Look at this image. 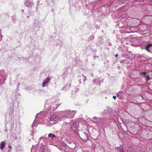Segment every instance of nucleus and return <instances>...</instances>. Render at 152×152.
<instances>
[{
	"label": "nucleus",
	"instance_id": "nucleus-1",
	"mask_svg": "<svg viewBox=\"0 0 152 152\" xmlns=\"http://www.w3.org/2000/svg\"><path fill=\"white\" fill-rule=\"evenodd\" d=\"M75 113V111H64L60 112V115H62L64 117L67 118H73Z\"/></svg>",
	"mask_w": 152,
	"mask_h": 152
},
{
	"label": "nucleus",
	"instance_id": "nucleus-2",
	"mask_svg": "<svg viewBox=\"0 0 152 152\" xmlns=\"http://www.w3.org/2000/svg\"><path fill=\"white\" fill-rule=\"evenodd\" d=\"M50 119L51 121H56L59 120L60 118L57 115L54 113L50 116Z\"/></svg>",
	"mask_w": 152,
	"mask_h": 152
},
{
	"label": "nucleus",
	"instance_id": "nucleus-3",
	"mask_svg": "<svg viewBox=\"0 0 152 152\" xmlns=\"http://www.w3.org/2000/svg\"><path fill=\"white\" fill-rule=\"evenodd\" d=\"M78 124L76 123H73V124L71 126V130L74 132L75 134L77 133V129H78Z\"/></svg>",
	"mask_w": 152,
	"mask_h": 152
},
{
	"label": "nucleus",
	"instance_id": "nucleus-4",
	"mask_svg": "<svg viewBox=\"0 0 152 152\" xmlns=\"http://www.w3.org/2000/svg\"><path fill=\"white\" fill-rule=\"evenodd\" d=\"M81 138L83 140L85 141L88 140L87 134L84 132L82 134Z\"/></svg>",
	"mask_w": 152,
	"mask_h": 152
},
{
	"label": "nucleus",
	"instance_id": "nucleus-5",
	"mask_svg": "<svg viewBox=\"0 0 152 152\" xmlns=\"http://www.w3.org/2000/svg\"><path fill=\"white\" fill-rule=\"evenodd\" d=\"M127 152H135V151L132 147H130L128 148Z\"/></svg>",
	"mask_w": 152,
	"mask_h": 152
},
{
	"label": "nucleus",
	"instance_id": "nucleus-6",
	"mask_svg": "<svg viewBox=\"0 0 152 152\" xmlns=\"http://www.w3.org/2000/svg\"><path fill=\"white\" fill-rule=\"evenodd\" d=\"M5 143L4 141H2L0 144L1 145V147L0 148L1 149V150H3V148H4V146H5Z\"/></svg>",
	"mask_w": 152,
	"mask_h": 152
},
{
	"label": "nucleus",
	"instance_id": "nucleus-7",
	"mask_svg": "<svg viewBox=\"0 0 152 152\" xmlns=\"http://www.w3.org/2000/svg\"><path fill=\"white\" fill-rule=\"evenodd\" d=\"M152 46V44H149L145 46V48L147 51L149 52L150 51V46Z\"/></svg>",
	"mask_w": 152,
	"mask_h": 152
},
{
	"label": "nucleus",
	"instance_id": "nucleus-8",
	"mask_svg": "<svg viewBox=\"0 0 152 152\" xmlns=\"http://www.w3.org/2000/svg\"><path fill=\"white\" fill-rule=\"evenodd\" d=\"M49 80H50L49 78L48 77H47L46 78V79L43 82H45V83H48L49 82Z\"/></svg>",
	"mask_w": 152,
	"mask_h": 152
},
{
	"label": "nucleus",
	"instance_id": "nucleus-9",
	"mask_svg": "<svg viewBox=\"0 0 152 152\" xmlns=\"http://www.w3.org/2000/svg\"><path fill=\"white\" fill-rule=\"evenodd\" d=\"M48 137H51L52 138H53V137H55V136L53 134H52V133L50 134H48Z\"/></svg>",
	"mask_w": 152,
	"mask_h": 152
},
{
	"label": "nucleus",
	"instance_id": "nucleus-10",
	"mask_svg": "<svg viewBox=\"0 0 152 152\" xmlns=\"http://www.w3.org/2000/svg\"><path fill=\"white\" fill-rule=\"evenodd\" d=\"M140 74L141 75H145L146 74V72H140Z\"/></svg>",
	"mask_w": 152,
	"mask_h": 152
},
{
	"label": "nucleus",
	"instance_id": "nucleus-11",
	"mask_svg": "<svg viewBox=\"0 0 152 152\" xmlns=\"http://www.w3.org/2000/svg\"><path fill=\"white\" fill-rule=\"evenodd\" d=\"M146 79L147 81L151 79L149 75H147V77H146Z\"/></svg>",
	"mask_w": 152,
	"mask_h": 152
},
{
	"label": "nucleus",
	"instance_id": "nucleus-12",
	"mask_svg": "<svg viewBox=\"0 0 152 152\" xmlns=\"http://www.w3.org/2000/svg\"><path fill=\"white\" fill-rule=\"evenodd\" d=\"M46 83H45V82H43L42 83V87H44Z\"/></svg>",
	"mask_w": 152,
	"mask_h": 152
},
{
	"label": "nucleus",
	"instance_id": "nucleus-13",
	"mask_svg": "<svg viewBox=\"0 0 152 152\" xmlns=\"http://www.w3.org/2000/svg\"><path fill=\"white\" fill-rule=\"evenodd\" d=\"M116 97V96H113V98H114V99H115V98Z\"/></svg>",
	"mask_w": 152,
	"mask_h": 152
},
{
	"label": "nucleus",
	"instance_id": "nucleus-14",
	"mask_svg": "<svg viewBox=\"0 0 152 152\" xmlns=\"http://www.w3.org/2000/svg\"><path fill=\"white\" fill-rule=\"evenodd\" d=\"M9 148L10 149H11L12 148V147L10 145H9V146H8Z\"/></svg>",
	"mask_w": 152,
	"mask_h": 152
},
{
	"label": "nucleus",
	"instance_id": "nucleus-15",
	"mask_svg": "<svg viewBox=\"0 0 152 152\" xmlns=\"http://www.w3.org/2000/svg\"><path fill=\"white\" fill-rule=\"evenodd\" d=\"M118 54H116L115 55V57L117 58V57H118Z\"/></svg>",
	"mask_w": 152,
	"mask_h": 152
},
{
	"label": "nucleus",
	"instance_id": "nucleus-16",
	"mask_svg": "<svg viewBox=\"0 0 152 152\" xmlns=\"http://www.w3.org/2000/svg\"><path fill=\"white\" fill-rule=\"evenodd\" d=\"M121 152H124L123 151H121Z\"/></svg>",
	"mask_w": 152,
	"mask_h": 152
}]
</instances>
